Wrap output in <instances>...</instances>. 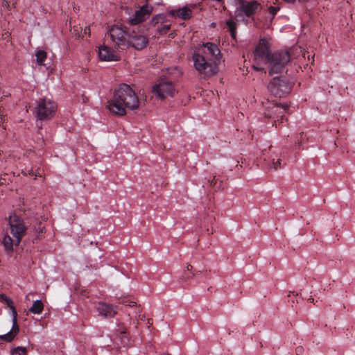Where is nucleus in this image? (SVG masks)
Wrapping results in <instances>:
<instances>
[{
    "instance_id": "nucleus-1",
    "label": "nucleus",
    "mask_w": 355,
    "mask_h": 355,
    "mask_svg": "<svg viewBox=\"0 0 355 355\" xmlns=\"http://www.w3.org/2000/svg\"><path fill=\"white\" fill-rule=\"evenodd\" d=\"M254 64L252 67L257 71L263 70L261 64H268L270 75L279 73L283 71L286 65L291 60V55L287 51H275L270 53V46L265 38L260 39L254 51Z\"/></svg>"
},
{
    "instance_id": "nucleus-2",
    "label": "nucleus",
    "mask_w": 355,
    "mask_h": 355,
    "mask_svg": "<svg viewBox=\"0 0 355 355\" xmlns=\"http://www.w3.org/2000/svg\"><path fill=\"white\" fill-rule=\"evenodd\" d=\"M222 55L218 46L212 42L204 43L198 51H194L192 60L195 69L205 77H209L218 71Z\"/></svg>"
},
{
    "instance_id": "nucleus-3",
    "label": "nucleus",
    "mask_w": 355,
    "mask_h": 355,
    "mask_svg": "<svg viewBox=\"0 0 355 355\" xmlns=\"http://www.w3.org/2000/svg\"><path fill=\"white\" fill-rule=\"evenodd\" d=\"M108 109L118 116L126 114V109L137 110L139 101L135 92L127 84H121L115 89L113 98L108 102Z\"/></svg>"
},
{
    "instance_id": "nucleus-4",
    "label": "nucleus",
    "mask_w": 355,
    "mask_h": 355,
    "mask_svg": "<svg viewBox=\"0 0 355 355\" xmlns=\"http://www.w3.org/2000/svg\"><path fill=\"white\" fill-rule=\"evenodd\" d=\"M128 32L126 27L122 25H114L111 26L106 35L105 41L119 51L128 49Z\"/></svg>"
},
{
    "instance_id": "nucleus-5",
    "label": "nucleus",
    "mask_w": 355,
    "mask_h": 355,
    "mask_svg": "<svg viewBox=\"0 0 355 355\" xmlns=\"http://www.w3.org/2000/svg\"><path fill=\"white\" fill-rule=\"evenodd\" d=\"M263 105L264 107V117L272 119V125L277 127L279 123H283L284 113L288 109L287 106L281 105L277 103L270 102L269 101L267 102H263Z\"/></svg>"
},
{
    "instance_id": "nucleus-6",
    "label": "nucleus",
    "mask_w": 355,
    "mask_h": 355,
    "mask_svg": "<svg viewBox=\"0 0 355 355\" xmlns=\"http://www.w3.org/2000/svg\"><path fill=\"white\" fill-rule=\"evenodd\" d=\"M0 301L1 302L5 303L11 310L12 316V327L9 332L6 334L0 335V340L10 343L12 342L16 336L19 332V327L17 324V313L15 306L13 305V302L10 298L7 297L6 295L3 294H0Z\"/></svg>"
},
{
    "instance_id": "nucleus-7",
    "label": "nucleus",
    "mask_w": 355,
    "mask_h": 355,
    "mask_svg": "<svg viewBox=\"0 0 355 355\" xmlns=\"http://www.w3.org/2000/svg\"><path fill=\"white\" fill-rule=\"evenodd\" d=\"M36 103V116L41 121L50 119L53 117L57 110L56 103L49 98H40L37 101Z\"/></svg>"
},
{
    "instance_id": "nucleus-8",
    "label": "nucleus",
    "mask_w": 355,
    "mask_h": 355,
    "mask_svg": "<svg viewBox=\"0 0 355 355\" xmlns=\"http://www.w3.org/2000/svg\"><path fill=\"white\" fill-rule=\"evenodd\" d=\"M292 84L285 77H275L268 85V90L275 96L282 97L289 94Z\"/></svg>"
},
{
    "instance_id": "nucleus-9",
    "label": "nucleus",
    "mask_w": 355,
    "mask_h": 355,
    "mask_svg": "<svg viewBox=\"0 0 355 355\" xmlns=\"http://www.w3.org/2000/svg\"><path fill=\"white\" fill-rule=\"evenodd\" d=\"M9 224L10 233L15 239V245H19L22 237L25 235L26 226L24 220L15 214L10 216Z\"/></svg>"
},
{
    "instance_id": "nucleus-10",
    "label": "nucleus",
    "mask_w": 355,
    "mask_h": 355,
    "mask_svg": "<svg viewBox=\"0 0 355 355\" xmlns=\"http://www.w3.org/2000/svg\"><path fill=\"white\" fill-rule=\"evenodd\" d=\"M260 8V3L257 1L239 0L236 10V16L241 17L243 15L252 18Z\"/></svg>"
},
{
    "instance_id": "nucleus-11",
    "label": "nucleus",
    "mask_w": 355,
    "mask_h": 355,
    "mask_svg": "<svg viewBox=\"0 0 355 355\" xmlns=\"http://www.w3.org/2000/svg\"><path fill=\"white\" fill-rule=\"evenodd\" d=\"M128 48L132 47L136 50L144 49L148 44V38L144 31L132 29L128 33Z\"/></svg>"
},
{
    "instance_id": "nucleus-12",
    "label": "nucleus",
    "mask_w": 355,
    "mask_h": 355,
    "mask_svg": "<svg viewBox=\"0 0 355 355\" xmlns=\"http://www.w3.org/2000/svg\"><path fill=\"white\" fill-rule=\"evenodd\" d=\"M153 92L161 99H164L167 96H173L176 91L172 83L162 82L153 87Z\"/></svg>"
},
{
    "instance_id": "nucleus-13",
    "label": "nucleus",
    "mask_w": 355,
    "mask_h": 355,
    "mask_svg": "<svg viewBox=\"0 0 355 355\" xmlns=\"http://www.w3.org/2000/svg\"><path fill=\"white\" fill-rule=\"evenodd\" d=\"M153 12V7L148 4L141 6L135 13L130 17L129 21L131 25H137L149 17Z\"/></svg>"
},
{
    "instance_id": "nucleus-14",
    "label": "nucleus",
    "mask_w": 355,
    "mask_h": 355,
    "mask_svg": "<svg viewBox=\"0 0 355 355\" xmlns=\"http://www.w3.org/2000/svg\"><path fill=\"white\" fill-rule=\"evenodd\" d=\"M96 309L105 318H113L118 312L117 306L105 302H98Z\"/></svg>"
},
{
    "instance_id": "nucleus-15",
    "label": "nucleus",
    "mask_w": 355,
    "mask_h": 355,
    "mask_svg": "<svg viewBox=\"0 0 355 355\" xmlns=\"http://www.w3.org/2000/svg\"><path fill=\"white\" fill-rule=\"evenodd\" d=\"M113 47H110L106 45L101 46L98 49V56L101 60L104 61H113L118 60V55L112 49Z\"/></svg>"
},
{
    "instance_id": "nucleus-16",
    "label": "nucleus",
    "mask_w": 355,
    "mask_h": 355,
    "mask_svg": "<svg viewBox=\"0 0 355 355\" xmlns=\"http://www.w3.org/2000/svg\"><path fill=\"white\" fill-rule=\"evenodd\" d=\"M169 14L172 17H178L183 20H188L191 17L192 10L187 6H184L181 9L171 10Z\"/></svg>"
},
{
    "instance_id": "nucleus-17",
    "label": "nucleus",
    "mask_w": 355,
    "mask_h": 355,
    "mask_svg": "<svg viewBox=\"0 0 355 355\" xmlns=\"http://www.w3.org/2000/svg\"><path fill=\"white\" fill-rule=\"evenodd\" d=\"M44 310V304L41 300H36L33 302L29 311L33 314H40Z\"/></svg>"
},
{
    "instance_id": "nucleus-18",
    "label": "nucleus",
    "mask_w": 355,
    "mask_h": 355,
    "mask_svg": "<svg viewBox=\"0 0 355 355\" xmlns=\"http://www.w3.org/2000/svg\"><path fill=\"white\" fill-rule=\"evenodd\" d=\"M226 26L230 32V35L232 39L236 40V23L232 19H228L226 21Z\"/></svg>"
},
{
    "instance_id": "nucleus-19",
    "label": "nucleus",
    "mask_w": 355,
    "mask_h": 355,
    "mask_svg": "<svg viewBox=\"0 0 355 355\" xmlns=\"http://www.w3.org/2000/svg\"><path fill=\"white\" fill-rule=\"evenodd\" d=\"M15 243V241L12 240V239L10 236H5L2 243L4 245L6 250L10 252L12 250V245L13 243Z\"/></svg>"
},
{
    "instance_id": "nucleus-20",
    "label": "nucleus",
    "mask_w": 355,
    "mask_h": 355,
    "mask_svg": "<svg viewBox=\"0 0 355 355\" xmlns=\"http://www.w3.org/2000/svg\"><path fill=\"white\" fill-rule=\"evenodd\" d=\"M171 29V24L166 20L162 22L160 26L157 28V33L159 35H165Z\"/></svg>"
},
{
    "instance_id": "nucleus-21",
    "label": "nucleus",
    "mask_w": 355,
    "mask_h": 355,
    "mask_svg": "<svg viewBox=\"0 0 355 355\" xmlns=\"http://www.w3.org/2000/svg\"><path fill=\"white\" fill-rule=\"evenodd\" d=\"M268 165L270 168H273L275 170H277L282 168V159H275V157L270 158L268 160Z\"/></svg>"
},
{
    "instance_id": "nucleus-22",
    "label": "nucleus",
    "mask_w": 355,
    "mask_h": 355,
    "mask_svg": "<svg viewBox=\"0 0 355 355\" xmlns=\"http://www.w3.org/2000/svg\"><path fill=\"white\" fill-rule=\"evenodd\" d=\"M166 19V16L164 14H159L153 17L150 20V24L153 26L157 25L159 23L164 22Z\"/></svg>"
},
{
    "instance_id": "nucleus-23",
    "label": "nucleus",
    "mask_w": 355,
    "mask_h": 355,
    "mask_svg": "<svg viewBox=\"0 0 355 355\" xmlns=\"http://www.w3.org/2000/svg\"><path fill=\"white\" fill-rule=\"evenodd\" d=\"M37 62L40 65L44 64V62L46 58V53L44 51L40 50L36 53Z\"/></svg>"
},
{
    "instance_id": "nucleus-24",
    "label": "nucleus",
    "mask_w": 355,
    "mask_h": 355,
    "mask_svg": "<svg viewBox=\"0 0 355 355\" xmlns=\"http://www.w3.org/2000/svg\"><path fill=\"white\" fill-rule=\"evenodd\" d=\"M27 350L26 347H17L15 348H13L11 350L10 355H26Z\"/></svg>"
},
{
    "instance_id": "nucleus-25",
    "label": "nucleus",
    "mask_w": 355,
    "mask_h": 355,
    "mask_svg": "<svg viewBox=\"0 0 355 355\" xmlns=\"http://www.w3.org/2000/svg\"><path fill=\"white\" fill-rule=\"evenodd\" d=\"M120 303L122 304H124L125 306H131V307L135 306L137 305L135 302L132 301L129 298H127V297L123 298L120 301Z\"/></svg>"
},
{
    "instance_id": "nucleus-26",
    "label": "nucleus",
    "mask_w": 355,
    "mask_h": 355,
    "mask_svg": "<svg viewBox=\"0 0 355 355\" xmlns=\"http://www.w3.org/2000/svg\"><path fill=\"white\" fill-rule=\"evenodd\" d=\"M279 10V7H275L271 6L268 8V12L271 15L270 22L272 21V19L275 17V15Z\"/></svg>"
},
{
    "instance_id": "nucleus-27",
    "label": "nucleus",
    "mask_w": 355,
    "mask_h": 355,
    "mask_svg": "<svg viewBox=\"0 0 355 355\" xmlns=\"http://www.w3.org/2000/svg\"><path fill=\"white\" fill-rule=\"evenodd\" d=\"M120 338L121 339L122 343L124 345H126L129 340L128 336H127V330L123 329L120 331Z\"/></svg>"
},
{
    "instance_id": "nucleus-28",
    "label": "nucleus",
    "mask_w": 355,
    "mask_h": 355,
    "mask_svg": "<svg viewBox=\"0 0 355 355\" xmlns=\"http://www.w3.org/2000/svg\"><path fill=\"white\" fill-rule=\"evenodd\" d=\"M209 183H210V186L214 189H220V184L221 183H220V184L218 186L216 187V184H217V181L216 180V178L214 177L211 180L209 181Z\"/></svg>"
},
{
    "instance_id": "nucleus-29",
    "label": "nucleus",
    "mask_w": 355,
    "mask_h": 355,
    "mask_svg": "<svg viewBox=\"0 0 355 355\" xmlns=\"http://www.w3.org/2000/svg\"><path fill=\"white\" fill-rule=\"evenodd\" d=\"M304 352V347L302 346H298L295 349L296 355H300Z\"/></svg>"
},
{
    "instance_id": "nucleus-30",
    "label": "nucleus",
    "mask_w": 355,
    "mask_h": 355,
    "mask_svg": "<svg viewBox=\"0 0 355 355\" xmlns=\"http://www.w3.org/2000/svg\"><path fill=\"white\" fill-rule=\"evenodd\" d=\"M303 132H302L300 134V139H297V142H296V144H295V147L297 148H301V144H302V136H303Z\"/></svg>"
},
{
    "instance_id": "nucleus-31",
    "label": "nucleus",
    "mask_w": 355,
    "mask_h": 355,
    "mask_svg": "<svg viewBox=\"0 0 355 355\" xmlns=\"http://www.w3.org/2000/svg\"><path fill=\"white\" fill-rule=\"evenodd\" d=\"M285 2L288 3H295L296 0H284ZM300 3H303L306 2L308 0H297Z\"/></svg>"
},
{
    "instance_id": "nucleus-32",
    "label": "nucleus",
    "mask_w": 355,
    "mask_h": 355,
    "mask_svg": "<svg viewBox=\"0 0 355 355\" xmlns=\"http://www.w3.org/2000/svg\"><path fill=\"white\" fill-rule=\"evenodd\" d=\"M38 232L39 234H43L45 232L44 227H41V224L39 225Z\"/></svg>"
},
{
    "instance_id": "nucleus-33",
    "label": "nucleus",
    "mask_w": 355,
    "mask_h": 355,
    "mask_svg": "<svg viewBox=\"0 0 355 355\" xmlns=\"http://www.w3.org/2000/svg\"><path fill=\"white\" fill-rule=\"evenodd\" d=\"M84 33L85 34H88L89 35L90 34V29L89 27H85V29H84Z\"/></svg>"
},
{
    "instance_id": "nucleus-34",
    "label": "nucleus",
    "mask_w": 355,
    "mask_h": 355,
    "mask_svg": "<svg viewBox=\"0 0 355 355\" xmlns=\"http://www.w3.org/2000/svg\"><path fill=\"white\" fill-rule=\"evenodd\" d=\"M81 30V28L80 27H74V32H77V33H78V31Z\"/></svg>"
},
{
    "instance_id": "nucleus-35",
    "label": "nucleus",
    "mask_w": 355,
    "mask_h": 355,
    "mask_svg": "<svg viewBox=\"0 0 355 355\" xmlns=\"http://www.w3.org/2000/svg\"><path fill=\"white\" fill-rule=\"evenodd\" d=\"M308 302H311V303H313L314 302V299L312 297H310L309 299H308Z\"/></svg>"
},
{
    "instance_id": "nucleus-36",
    "label": "nucleus",
    "mask_w": 355,
    "mask_h": 355,
    "mask_svg": "<svg viewBox=\"0 0 355 355\" xmlns=\"http://www.w3.org/2000/svg\"><path fill=\"white\" fill-rule=\"evenodd\" d=\"M192 269V266L189 264L187 266V270H191Z\"/></svg>"
},
{
    "instance_id": "nucleus-37",
    "label": "nucleus",
    "mask_w": 355,
    "mask_h": 355,
    "mask_svg": "<svg viewBox=\"0 0 355 355\" xmlns=\"http://www.w3.org/2000/svg\"><path fill=\"white\" fill-rule=\"evenodd\" d=\"M293 294V296H297V293L295 294L294 292H290V294L288 295V297H291V294Z\"/></svg>"
},
{
    "instance_id": "nucleus-38",
    "label": "nucleus",
    "mask_w": 355,
    "mask_h": 355,
    "mask_svg": "<svg viewBox=\"0 0 355 355\" xmlns=\"http://www.w3.org/2000/svg\"><path fill=\"white\" fill-rule=\"evenodd\" d=\"M148 323L150 324H153L152 319H148Z\"/></svg>"
},
{
    "instance_id": "nucleus-39",
    "label": "nucleus",
    "mask_w": 355,
    "mask_h": 355,
    "mask_svg": "<svg viewBox=\"0 0 355 355\" xmlns=\"http://www.w3.org/2000/svg\"><path fill=\"white\" fill-rule=\"evenodd\" d=\"M291 301H292V303H294V302H295V301H294V300H293V299H292V300H291Z\"/></svg>"
}]
</instances>
